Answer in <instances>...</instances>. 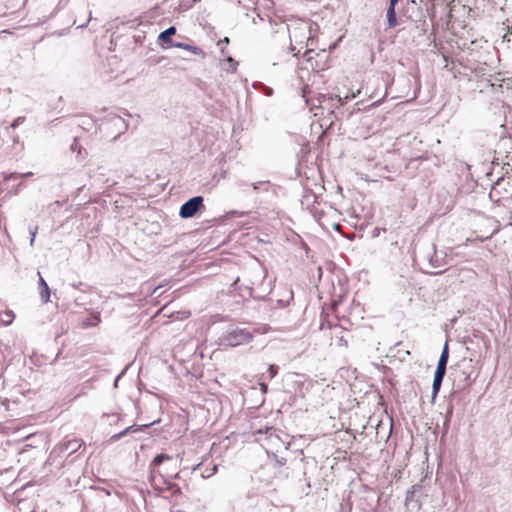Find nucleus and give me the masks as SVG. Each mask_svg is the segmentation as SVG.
Masks as SVG:
<instances>
[{
    "instance_id": "obj_1",
    "label": "nucleus",
    "mask_w": 512,
    "mask_h": 512,
    "mask_svg": "<svg viewBox=\"0 0 512 512\" xmlns=\"http://www.w3.org/2000/svg\"><path fill=\"white\" fill-rule=\"evenodd\" d=\"M266 270L260 263L248 266L244 271L243 279L237 277L232 283L235 290H245L249 297L253 296V286L263 283L266 278Z\"/></svg>"
},
{
    "instance_id": "obj_2",
    "label": "nucleus",
    "mask_w": 512,
    "mask_h": 512,
    "mask_svg": "<svg viewBox=\"0 0 512 512\" xmlns=\"http://www.w3.org/2000/svg\"><path fill=\"white\" fill-rule=\"evenodd\" d=\"M253 340V333L247 328L237 325H229L218 339L220 346L237 347L245 345Z\"/></svg>"
},
{
    "instance_id": "obj_3",
    "label": "nucleus",
    "mask_w": 512,
    "mask_h": 512,
    "mask_svg": "<svg viewBox=\"0 0 512 512\" xmlns=\"http://www.w3.org/2000/svg\"><path fill=\"white\" fill-rule=\"evenodd\" d=\"M290 41L293 40L297 43L302 44L304 42V39L307 40L306 46L310 45V42H312V25L308 22H301L294 26H287ZM291 50H295V47L291 43L290 45Z\"/></svg>"
},
{
    "instance_id": "obj_4",
    "label": "nucleus",
    "mask_w": 512,
    "mask_h": 512,
    "mask_svg": "<svg viewBox=\"0 0 512 512\" xmlns=\"http://www.w3.org/2000/svg\"><path fill=\"white\" fill-rule=\"evenodd\" d=\"M84 445L83 441L78 438H73L69 440H65L58 444L50 453L49 458L51 459L54 456H71L73 453L77 452Z\"/></svg>"
},
{
    "instance_id": "obj_5",
    "label": "nucleus",
    "mask_w": 512,
    "mask_h": 512,
    "mask_svg": "<svg viewBox=\"0 0 512 512\" xmlns=\"http://www.w3.org/2000/svg\"><path fill=\"white\" fill-rule=\"evenodd\" d=\"M204 209V198L202 196H194L181 205L179 216L183 219H189Z\"/></svg>"
},
{
    "instance_id": "obj_6",
    "label": "nucleus",
    "mask_w": 512,
    "mask_h": 512,
    "mask_svg": "<svg viewBox=\"0 0 512 512\" xmlns=\"http://www.w3.org/2000/svg\"><path fill=\"white\" fill-rule=\"evenodd\" d=\"M422 491V487L420 485H414L410 490L406 493L405 498V506L408 510H420L421 503L419 500L420 494Z\"/></svg>"
},
{
    "instance_id": "obj_7",
    "label": "nucleus",
    "mask_w": 512,
    "mask_h": 512,
    "mask_svg": "<svg viewBox=\"0 0 512 512\" xmlns=\"http://www.w3.org/2000/svg\"><path fill=\"white\" fill-rule=\"evenodd\" d=\"M428 7L425 9H417L414 15H411V21L415 23V28L420 30L423 34L427 33L429 25L426 21L428 14Z\"/></svg>"
},
{
    "instance_id": "obj_8",
    "label": "nucleus",
    "mask_w": 512,
    "mask_h": 512,
    "mask_svg": "<svg viewBox=\"0 0 512 512\" xmlns=\"http://www.w3.org/2000/svg\"><path fill=\"white\" fill-rule=\"evenodd\" d=\"M160 420H155L151 423H146V424H142V425H137V424H133L127 428H125L124 430H122L121 432L119 433H116L114 435H112L110 437V442L111 443H114L118 440H120L121 438H123L124 436L128 435V434H132V433H136V432H139L145 428H148L156 423H158Z\"/></svg>"
},
{
    "instance_id": "obj_9",
    "label": "nucleus",
    "mask_w": 512,
    "mask_h": 512,
    "mask_svg": "<svg viewBox=\"0 0 512 512\" xmlns=\"http://www.w3.org/2000/svg\"><path fill=\"white\" fill-rule=\"evenodd\" d=\"M176 34V27L170 26L166 30L162 31L158 36V42L163 47H172L173 43L172 36Z\"/></svg>"
},
{
    "instance_id": "obj_10",
    "label": "nucleus",
    "mask_w": 512,
    "mask_h": 512,
    "mask_svg": "<svg viewBox=\"0 0 512 512\" xmlns=\"http://www.w3.org/2000/svg\"><path fill=\"white\" fill-rule=\"evenodd\" d=\"M171 459H172L171 455L164 454V453L157 454L153 458V460L150 463V467L152 468L151 476H150L151 480L155 481L157 475L160 474L158 471L154 470V468L160 466L163 462L171 460Z\"/></svg>"
},
{
    "instance_id": "obj_11",
    "label": "nucleus",
    "mask_w": 512,
    "mask_h": 512,
    "mask_svg": "<svg viewBox=\"0 0 512 512\" xmlns=\"http://www.w3.org/2000/svg\"><path fill=\"white\" fill-rule=\"evenodd\" d=\"M445 374H446V371H443L440 369L435 370L434 379H433V383H432V401H434L436 399V397L441 389V385H442L443 379L445 377Z\"/></svg>"
},
{
    "instance_id": "obj_12",
    "label": "nucleus",
    "mask_w": 512,
    "mask_h": 512,
    "mask_svg": "<svg viewBox=\"0 0 512 512\" xmlns=\"http://www.w3.org/2000/svg\"><path fill=\"white\" fill-rule=\"evenodd\" d=\"M398 2H389V6L387 9V22L389 28H394L398 25V20L396 16V5Z\"/></svg>"
},
{
    "instance_id": "obj_13",
    "label": "nucleus",
    "mask_w": 512,
    "mask_h": 512,
    "mask_svg": "<svg viewBox=\"0 0 512 512\" xmlns=\"http://www.w3.org/2000/svg\"><path fill=\"white\" fill-rule=\"evenodd\" d=\"M448 359H449V346H448V341H446L444 344V347L442 349V352L440 354L436 369L446 371Z\"/></svg>"
},
{
    "instance_id": "obj_14",
    "label": "nucleus",
    "mask_w": 512,
    "mask_h": 512,
    "mask_svg": "<svg viewBox=\"0 0 512 512\" xmlns=\"http://www.w3.org/2000/svg\"><path fill=\"white\" fill-rule=\"evenodd\" d=\"M172 47H177V48L187 50L195 55L201 56L202 58L205 57V52L201 48L191 45V44H188V43L175 42V43H173Z\"/></svg>"
},
{
    "instance_id": "obj_15",
    "label": "nucleus",
    "mask_w": 512,
    "mask_h": 512,
    "mask_svg": "<svg viewBox=\"0 0 512 512\" xmlns=\"http://www.w3.org/2000/svg\"><path fill=\"white\" fill-rule=\"evenodd\" d=\"M40 296L43 302L47 303L50 299V289L46 281L40 276L39 279Z\"/></svg>"
},
{
    "instance_id": "obj_16",
    "label": "nucleus",
    "mask_w": 512,
    "mask_h": 512,
    "mask_svg": "<svg viewBox=\"0 0 512 512\" xmlns=\"http://www.w3.org/2000/svg\"><path fill=\"white\" fill-rule=\"evenodd\" d=\"M251 187H252V190L254 192H256V193H259V192H269L270 187H271V183L268 180L257 181V182H253L251 184Z\"/></svg>"
},
{
    "instance_id": "obj_17",
    "label": "nucleus",
    "mask_w": 512,
    "mask_h": 512,
    "mask_svg": "<svg viewBox=\"0 0 512 512\" xmlns=\"http://www.w3.org/2000/svg\"><path fill=\"white\" fill-rule=\"evenodd\" d=\"M101 321L100 313L99 312H93L91 313L90 317L84 319L82 321V324L84 327H94L97 326Z\"/></svg>"
},
{
    "instance_id": "obj_18",
    "label": "nucleus",
    "mask_w": 512,
    "mask_h": 512,
    "mask_svg": "<svg viewBox=\"0 0 512 512\" xmlns=\"http://www.w3.org/2000/svg\"><path fill=\"white\" fill-rule=\"evenodd\" d=\"M159 477L163 480V483L166 485V490L169 491L172 495L181 494V488L178 484L172 483L169 480L164 479V477L159 474Z\"/></svg>"
},
{
    "instance_id": "obj_19",
    "label": "nucleus",
    "mask_w": 512,
    "mask_h": 512,
    "mask_svg": "<svg viewBox=\"0 0 512 512\" xmlns=\"http://www.w3.org/2000/svg\"><path fill=\"white\" fill-rule=\"evenodd\" d=\"M14 318H15V315L12 310H6V311L0 313V322L4 326H9L10 324H12Z\"/></svg>"
},
{
    "instance_id": "obj_20",
    "label": "nucleus",
    "mask_w": 512,
    "mask_h": 512,
    "mask_svg": "<svg viewBox=\"0 0 512 512\" xmlns=\"http://www.w3.org/2000/svg\"><path fill=\"white\" fill-rule=\"evenodd\" d=\"M417 9H423L416 0H408L407 7H406V15L408 19L411 20V15H414L416 13Z\"/></svg>"
},
{
    "instance_id": "obj_21",
    "label": "nucleus",
    "mask_w": 512,
    "mask_h": 512,
    "mask_svg": "<svg viewBox=\"0 0 512 512\" xmlns=\"http://www.w3.org/2000/svg\"><path fill=\"white\" fill-rule=\"evenodd\" d=\"M253 88L256 90H260L265 96H272L273 89L269 86H266L264 83L256 81L252 84Z\"/></svg>"
},
{
    "instance_id": "obj_22",
    "label": "nucleus",
    "mask_w": 512,
    "mask_h": 512,
    "mask_svg": "<svg viewBox=\"0 0 512 512\" xmlns=\"http://www.w3.org/2000/svg\"><path fill=\"white\" fill-rule=\"evenodd\" d=\"M274 433H275V429L272 426H266L264 430L259 429L258 431H256V434L267 435V439H269V440H273V439H275L277 441L280 440L277 435H274Z\"/></svg>"
},
{
    "instance_id": "obj_23",
    "label": "nucleus",
    "mask_w": 512,
    "mask_h": 512,
    "mask_svg": "<svg viewBox=\"0 0 512 512\" xmlns=\"http://www.w3.org/2000/svg\"><path fill=\"white\" fill-rule=\"evenodd\" d=\"M218 471V466L216 464L210 463L208 466L204 468L201 472L202 478H209L215 475Z\"/></svg>"
},
{
    "instance_id": "obj_24",
    "label": "nucleus",
    "mask_w": 512,
    "mask_h": 512,
    "mask_svg": "<svg viewBox=\"0 0 512 512\" xmlns=\"http://www.w3.org/2000/svg\"><path fill=\"white\" fill-rule=\"evenodd\" d=\"M32 175H33L32 172H27V173H23V174H19L17 172H12V173H3V178H4V181L8 182L12 179H17L19 177L28 178Z\"/></svg>"
},
{
    "instance_id": "obj_25",
    "label": "nucleus",
    "mask_w": 512,
    "mask_h": 512,
    "mask_svg": "<svg viewBox=\"0 0 512 512\" xmlns=\"http://www.w3.org/2000/svg\"><path fill=\"white\" fill-rule=\"evenodd\" d=\"M453 409H454L453 404L450 403L447 407L444 424H443L446 429H448V427H449V424H450V421H451V418L453 415Z\"/></svg>"
},
{
    "instance_id": "obj_26",
    "label": "nucleus",
    "mask_w": 512,
    "mask_h": 512,
    "mask_svg": "<svg viewBox=\"0 0 512 512\" xmlns=\"http://www.w3.org/2000/svg\"><path fill=\"white\" fill-rule=\"evenodd\" d=\"M112 122L118 128H123L124 130L128 128V125L126 124L125 120L120 116H114L112 118Z\"/></svg>"
},
{
    "instance_id": "obj_27",
    "label": "nucleus",
    "mask_w": 512,
    "mask_h": 512,
    "mask_svg": "<svg viewBox=\"0 0 512 512\" xmlns=\"http://www.w3.org/2000/svg\"><path fill=\"white\" fill-rule=\"evenodd\" d=\"M431 249H432V251H433V254H430V253H428V254H427V257H428V259H429V262H430V264H431L433 267H439L438 259H437V255H436V250H435V246L433 245Z\"/></svg>"
},
{
    "instance_id": "obj_28",
    "label": "nucleus",
    "mask_w": 512,
    "mask_h": 512,
    "mask_svg": "<svg viewBox=\"0 0 512 512\" xmlns=\"http://www.w3.org/2000/svg\"><path fill=\"white\" fill-rule=\"evenodd\" d=\"M226 62L229 64V68L226 69L228 72H234L236 70V66L238 62H236L232 57H227Z\"/></svg>"
},
{
    "instance_id": "obj_29",
    "label": "nucleus",
    "mask_w": 512,
    "mask_h": 512,
    "mask_svg": "<svg viewBox=\"0 0 512 512\" xmlns=\"http://www.w3.org/2000/svg\"><path fill=\"white\" fill-rule=\"evenodd\" d=\"M288 294V298L287 300H283V299H279L278 300V303L281 307H286L287 305H289L290 301L293 300V291L292 290H289L287 292Z\"/></svg>"
},
{
    "instance_id": "obj_30",
    "label": "nucleus",
    "mask_w": 512,
    "mask_h": 512,
    "mask_svg": "<svg viewBox=\"0 0 512 512\" xmlns=\"http://www.w3.org/2000/svg\"><path fill=\"white\" fill-rule=\"evenodd\" d=\"M279 367L275 364H270L268 367V373L270 379H273L278 374Z\"/></svg>"
},
{
    "instance_id": "obj_31",
    "label": "nucleus",
    "mask_w": 512,
    "mask_h": 512,
    "mask_svg": "<svg viewBox=\"0 0 512 512\" xmlns=\"http://www.w3.org/2000/svg\"><path fill=\"white\" fill-rule=\"evenodd\" d=\"M25 121V117L24 116H19L17 118H15L13 120V122L11 123L10 127L15 129L16 127H18L19 125H21L23 122Z\"/></svg>"
},
{
    "instance_id": "obj_32",
    "label": "nucleus",
    "mask_w": 512,
    "mask_h": 512,
    "mask_svg": "<svg viewBox=\"0 0 512 512\" xmlns=\"http://www.w3.org/2000/svg\"><path fill=\"white\" fill-rule=\"evenodd\" d=\"M37 231H38V227L35 226V227H29V233H30V245L32 246L34 241H35V237H36V234H37Z\"/></svg>"
},
{
    "instance_id": "obj_33",
    "label": "nucleus",
    "mask_w": 512,
    "mask_h": 512,
    "mask_svg": "<svg viewBox=\"0 0 512 512\" xmlns=\"http://www.w3.org/2000/svg\"><path fill=\"white\" fill-rule=\"evenodd\" d=\"M274 459H275V463L278 465V466H284L287 462L286 458L284 457H279L278 455L274 454L273 455Z\"/></svg>"
},
{
    "instance_id": "obj_34",
    "label": "nucleus",
    "mask_w": 512,
    "mask_h": 512,
    "mask_svg": "<svg viewBox=\"0 0 512 512\" xmlns=\"http://www.w3.org/2000/svg\"><path fill=\"white\" fill-rule=\"evenodd\" d=\"M162 289V285H158L153 288V290L150 292V296L159 297L162 292L160 291Z\"/></svg>"
},
{
    "instance_id": "obj_35",
    "label": "nucleus",
    "mask_w": 512,
    "mask_h": 512,
    "mask_svg": "<svg viewBox=\"0 0 512 512\" xmlns=\"http://www.w3.org/2000/svg\"><path fill=\"white\" fill-rule=\"evenodd\" d=\"M141 289L143 292H145L149 296H150V292L153 290V288L148 283L143 284Z\"/></svg>"
},
{
    "instance_id": "obj_36",
    "label": "nucleus",
    "mask_w": 512,
    "mask_h": 512,
    "mask_svg": "<svg viewBox=\"0 0 512 512\" xmlns=\"http://www.w3.org/2000/svg\"><path fill=\"white\" fill-rule=\"evenodd\" d=\"M71 286L75 289H80L82 291H85L84 289H82V287H87V285H85L84 283L82 282H78V283H72Z\"/></svg>"
},
{
    "instance_id": "obj_37",
    "label": "nucleus",
    "mask_w": 512,
    "mask_h": 512,
    "mask_svg": "<svg viewBox=\"0 0 512 512\" xmlns=\"http://www.w3.org/2000/svg\"><path fill=\"white\" fill-rule=\"evenodd\" d=\"M91 19H92V17H91V12H90V13H89V18H88V20L86 21V23L79 25V26H78V28H84V27H86V26H87V24H88V22H89Z\"/></svg>"
},
{
    "instance_id": "obj_38",
    "label": "nucleus",
    "mask_w": 512,
    "mask_h": 512,
    "mask_svg": "<svg viewBox=\"0 0 512 512\" xmlns=\"http://www.w3.org/2000/svg\"><path fill=\"white\" fill-rule=\"evenodd\" d=\"M261 390H262V392L266 393L268 390L267 384H261Z\"/></svg>"
},
{
    "instance_id": "obj_39",
    "label": "nucleus",
    "mask_w": 512,
    "mask_h": 512,
    "mask_svg": "<svg viewBox=\"0 0 512 512\" xmlns=\"http://www.w3.org/2000/svg\"><path fill=\"white\" fill-rule=\"evenodd\" d=\"M221 43H226V44H228V43H229V38H228V37H225L224 39H222V40H220V41L218 42V44H221Z\"/></svg>"
},
{
    "instance_id": "obj_40",
    "label": "nucleus",
    "mask_w": 512,
    "mask_h": 512,
    "mask_svg": "<svg viewBox=\"0 0 512 512\" xmlns=\"http://www.w3.org/2000/svg\"><path fill=\"white\" fill-rule=\"evenodd\" d=\"M120 377H121V374H120V375H118V376L116 377V379H115V381H114V386H115V387L117 386V384H118V381H119Z\"/></svg>"
},
{
    "instance_id": "obj_41",
    "label": "nucleus",
    "mask_w": 512,
    "mask_h": 512,
    "mask_svg": "<svg viewBox=\"0 0 512 512\" xmlns=\"http://www.w3.org/2000/svg\"><path fill=\"white\" fill-rule=\"evenodd\" d=\"M240 187H245V186H248L246 182L242 181L240 184Z\"/></svg>"
},
{
    "instance_id": "obj_42",
    "label": "nucleus",
    "mask_w": 512,
    "mask_h": 512,
    "mask_svg": "<svg viewBox=\"0 0 512 512\" xmlns=\"http://www.w3.org/2000/svg\"><path fill=\"white\" fill-rule=\"evenodd\" d=\"M200 466H201V464H197V465L193 468V471H195L196 469H198Z\"/></svg>"
},
{
    "instance_id": "obj_43",
    "label": "nucleus",
    "mask_w": 512,
    "mask_h": 512,
    "mask_svg": "<svg viewBox=\"0 0 512 512\" xmlns=\"http://www.w3.org/2000/svg\"><path fill=\"white\" fill-rule=\"evenodd\" d=\"M174 478H176V479H177V478H179V473H176V474L174 475Z\"/></svg>"
},
{
    "instance_id": "obj_44",
    "label": "nucleus",
    "mask_w": 512,
    "mask_h": 512,
    "mask_svg": "<svg viewBox=\"0 0 512 512\" xmlns=\"http://www.w3.org/2000/svg\"><path fill=\"white\" fill-rule=\"evenodd\" d=\"M75 148H76V145H74V144H73V145L71 146V149H72V150H75Z\"/></svg>"
},
{
    "instance_id": "obj_45",
    "label": "nucleus",
    "mask_w": 512,
    "mask_h": 512,
    "mask_svg": "<svg viewBox=\"0 0 512 512\" xmlns=\"http://www.w3.org/2000/svg\"><path fill=\"white\" fill-rule=\"evenodd\" d=\"M400 0H389V2H399Z\"/></svg>"
}]
</instances>
